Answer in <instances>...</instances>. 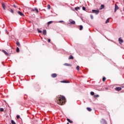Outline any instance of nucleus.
<instances>
[{"label":"nucleus","mask_w":124,"mask_h":124,"mask_svg":"<svg viewBox=\"0 0 124 124\" xmlns=\"http://www.w3.org/2000/svg\"><path fill=\"white\" fill-rule=\"evenodd\" d=\"M57 76H58V75H57V74L54 73V74H52L51 75V77L52 78H56V77H57Z\"/></svg>","instance_id":"0eeeda50"},{"label":"nucleus","mask_w":124,"mask_h":124,"mask_svg":"<svg viewBox=\"0 0 124 124\" xmlns=\"http://www.w3.org/2000/svg\"><path fill=\"white\" fill-rule=\"evenodd\" d=\"M102 81L103 82H105V81H106V78L105 77L103 78Z\"/></svg>","instance_id":"4be33fe9"},{"label":"nucleus","mask_w":124,"mask_h":124,"mask_svg":"<svg viewBox=\"0 0 124 124\" xmlns=\"http://www.w3.org/2000/svg\"><path fill=\"white\" fill-rule=\"evenodd\" d=\"M14 7H15V8H16V5H15V4H14Z\"/></svg>","instance_id":"58836bf2"},{"label":"nucleus","mask_w":124,"mask_h":124,"mask_svg":"<svg viewBox=\"0 0 124 124\" xmlns=\"http://www.w3.org/2000/svg\"><path fill=\"white\" fill-rule=\"evenodd\" d=\"M6 32H7V34H8V31H7V30H6Z\"/></svg>","instance_id":"79ce46f5"},{"label":"nucleus","mask_w":124,"mask_h":124,"mask_svg":"<svg viewBox=\"0 0 124 124\" xmlns=\"http://www.w3.org/2000/svg\"><path fill=\"white\" fill-rule=\"evenodd\" d=\"M77 70H80V66H77L76 67Z\"/></svg>","instance_id":"c85d7f7f"},{"label":"nucleus","mask_w":124,"mask_h":124,"mask_svg":"<svg viewBox=\"0 0 124 124\" xmlns=\"http://www.w3.org/2000/svg\"><path fill=\"white\" fill-rule=\"evenodd\" d=\"M118 40H119V42L120 44H121L124 42V40H122V38H119Z\"/></svg>","instance_id":"6e6552de"},{"label":"nucleus","mask_w":124,"mask_h":124,"mask_svg":"<svg viewBox=\"0 0 124 124\" xmlns=\"http://www.w3.org/2000/svg\"><path fill=\"white\" fill-rule=\"evenodd\" d=\"M11 123L12 124H16V123H15V122H14L13 120L11 121Z\"/></svg>","instance_id":"7c9ffc66"},{"label":"nucleus","mask_w":124,"mask_h":124,"mask_svg":"<svg viewBox=\"0 0 124 124\" xmlns=\"http://www.w3.org/2000/svg\"><path fill=\"white\" fill-rule=\"evenodd\" d=\"M2 7L4 10H5V3L2 2Z\"/></svg>","instance_id":"9d476101"},{"label":"nucleus","mask_w":124,"mask_h":124,"mask_svg":"<svg viewBox=\"0 0 124 124\" xmlns=\"http://www.w3.org/2000/svg\"><path fill=\"white\" fill-rule=\"evenodd\" d=\"M53 23V21H49L47 23V26H49L50 24H52Z\"/></svg>","instance_id":"a211bd4d"},{"label":"nucleus","mask_w":124,"mask_h":124,"mask_svg":"<svg viewBox=\"0 0 124 124\" xmlns=\"http://www.w3.org/2000/svg\"><path fill=\"white\" fill-rule=\"evenodd\" d=\"M51 8V6H50L49 4L47 5V9L50 10Z\"/></svg>","instance_id":"cd10ccee"},{"label":"nucleus","mask_w":124,"mask_h":124,"mask_svg":"<svg viewBox=\"0 0 124 124\" xmlns=\"http://www.w3.org/2000/svg\"><path fill=\"white\" fill-rule=\"evenodd\" d=\"M104 8V5H101L100 9L101 10V9H103Z\"/></svg>","instance_id":"aec40b11"},{"label":"nucleus","mask_w":124,"mask_h":124,"mask_svg":"<svg viewBox=\"0 0 124 124\" xmlns=\"http://www.w3.org/2000/svg\"><path fill=\"white\" fill-rule=\"evenodd\" d=\"M59 23H63V21H59Z\"/></svg>","instance_id":"ea45409f"},{"label":"nucleus","mask_w":124,"mask_h":124,"mask_svg":"<svg viewBox=\"0 0 124 124\" xmlns=\"http://www.w3.org/2000/svg\"><path fill=\"white\" fill-rule=\"evenodd\" d=\"M10 12H11V13H14V12L13 11V10H12V9H10Z\"/></svg>","instance_id":"f704fd0d"},{"label":"nucleus","mask_w":124,"mask_h":124,"mask_svg":"<svg viewBox=\"0 0 124 124\" xmlns=\"http://www.w3.org/2000/svg\"><path fill=\"white\" fill-rule=\"evenodd\" d=\"M101 123L102 124H107V122H106V120L104 119H102L101 121Z\"/></svg>","instance_id":"423d86ee"},{"label":"nucleus","mask_w":124,"mask_h":124,"mask_svg":"<svg viewBox=\"0 0 124 124\" xmlns=\"http://www.w3.org/2000/svg\"><path fill=\"white\" fill-rule=\"evenodd\" d=\"M70 24H72V25H75V22L73 20L70 22Z\"/></svg>","instance_id":"f3484780"},{"label":"nucleus","mask_w":124,"mask_h":124,"mask_svg":"<svg viewBox=\"0 0 124 124\" xmlns=\"http://www.w3.org/2000/svg\"><path fill=\"white\" fill-rule=\"evenodd\" d=\"M115 90L117 92H120V91H122V87H116Z\"/></svg>","instance_id":"39448f33"},{"label":"nucleus","mask_w":124,"mask_h":124,"mask_svg":"<svg viewBox=\"0 0 124 124\" xmlns=\"http://www.w3.org/2000/svg\"><path fill=\"white\" fill-rule=\"evenodd\" d=\"M64 65H65L66 66H72V65H71V64L67 63H65V64H64Z\"/></svg>","instance_id":"f8f14e48"},{"label":"nucleus","mask_w":124,"mask_h":124,"mask_svg":"<svg viewBox=\"0 0 124 124\" xmlns=\"http://www.w3.org/2000/svg\"><path fill=\"white\" fill-rule=\"evenodd\" d=\"M16 118H17V119H20V116L19 115H17Z\"/></svg>","instance_id":"e433bc0d"},{"label":"nucleus","mask_w":124,"mask_h":124,"mask_svg":"<svg viewBox=\"0 0 124 124\" xmlns=\"http://www.w3.org/2000/svg\"><path fill=\"white\" fill-rule=\"evenodd\" d=\"M20 52V49H19V47H16V52L19 53Z\"/></svg>","instance_id":"412c9836"},{"label":"nucleus","mask_w":124,"mask_h":124,"mask_svg":"<svg viewBox=\"0 0 124 124\" xmlns=\"http://www.w3.org/2000/svg\"><path fill=\"white\" fill-rule=\"evenodd\" d=\"M16 45H17V46H18L19 47H20V43H19V42H16Z\"/></svg>","instance_id":"bb28decb"},{"label":"nucleus","mask_w":124,"mask_h":124,"mask_svg":"<svg viewBox=\"0 0 124 124\" xmlns=\"http://www.w3.org/2000/svg\"><path fill=\"white\" fill-rule=\"evenodd\" d=\"M82 10H84V11L86 10V8L85 7H82Z\"/></svg>","instance_id":"c9c22d12"},{"label":"nucleus","mask_w":124,"mask_h":124,"mask_svg":"<svg viewBox=\"0 0 124 124\" xmlns=\"http://www.w3.org/2000/svg\"><path fill=\"white\" fill-rule=\"evenodd\" d=\"M56 102L59 105H63L65 103V97L61 95H58L56 98Z\"/></svg>","instance_id":"f257e3e1"},{"label":"nucleus","mask_w":124,"mask_h":124,"mask_svg":"<svg viewBox=\"0 0 124 124\" xmlns=\"http://www.w3.org/2000/svg\"><path fill=\"white\" fill-rule=\"evenodd\" d=\"M90 17L91 18V19H93V16L92 15L90 16Z\"/></svg>","instance_id":"72a5a7b5"},{"label":"nucleus","mask_w":124,"mask_h":124,"mask_svg":"<svg viewBox=\"0 0 124 124\" xmlns=\"http://www.w3.org/2000/svg\"><path fill=\"white\" fill-rule=\"evenodd\" d=\"M88 111H89V112H91V111H92V108H87Z\"/></svg>","instance_id":"5701e85b"},{"label":"nucleus","mask_w":124,"mask_h":124,"mask_svg":"<svg viewBox=\"0 0 124 124\" xmlns=\"http://www.w3.org/2000/svg\"><path fill=\"white\" fill-rule=\"evenodd\" d=\"M43 34H44V35H46V34H47V31H46V30L43 31Z\"/></svg>","instance_id":"9b49d317"},{"label":"nucleus","mask_w":124,"mask_h":124,"mask_svg":"<svg viewBox=\"0 0 124 124\" xmlns=\"http://www.w3.org/2000/svg\"><path fill=\"white\" fill-rule=\"evenodd\" d=\"M79 30L80 31H82L83 30V26L82 25L79 26Z\"/></svg>","instance_id":"6ab92c4d"},{"label":"nucleus","mask_w":124,"mask_h":124,"mask_svg":"<svg viewBox=\"0 0 124 124\" xmlns=\"http://www.w3.org/2000/svg\"><path fill=\"white\" fill-rule=\"evenodd\" d=\"M91 95H94V93L93 92H91Z\"/></svg>","instance_id":"c756f323"},{"label":"nucleus","mask_w":124,"mask_h":124,"mask_svg":"<svg viewBox=\"0 0 124 124\" xmlns=\"http://www.w3.org/2000/svg\"><path fill=\"white\" fill-rule=\"evenodd\" d=\"M37 31L39 33H41L42 32V31H40V30H39V29H37Z\"/></svg>","instance_id":"393cba45"},{"label":"nucleus","mask_w":124,"mask_h":124,"mask_svg":"<svg viewBox=\"0 0 124 124\" xmlns=\"http://www.w3.org/2000/svg\"><path fill=\"white\" fill-rule=\"evenodd\" d=\"M94 97L95 98H96L97 97H99V95L97 94V95H94Z\"/></svg>","instance_id":"a878e982"},{"label":"nucleus","mask_w":124,"mask_h":124,"mask_svg":"<svg viewBox=\"0 0 124 124\" xmlns=\"http://www.w3.org/2000/svg\"><path fill=\"white\" fill-rule=\"evenodd\" d=\"M35 10H34V9H32V10H31V11H32H32H35Z\"/></svg>","instance_id":"a19ab883"},{"label":"nucleus","mask_w":124,"mask_h":124,"mask_svg":"<svg viewBox=\"0 0 124 124\" xmlns=\"http://www.w3.org/2000/svg\"><path fill=\"white\" fill-rule=\"evenodd\" d=\"M67 121L69 123H70V124H72V123H73V122L72 121L70 120V119H68V118L67 119Z\"/></svg>","instance_id":"4468645a"},{"label":"nucleus","mask_w":124,"mask_h":124,"mask_svg":"<svg viewBox=\"0 0 124 124\" xmlns=\"http://www.w3.org/2000/svg\"><path fill=\"white\" fill-rule=\"evenodd\" d=\"M18 14H19V15H20V16H25V15H24V14H23V13H22L20 11H18L17 12Z\"/></svg>","instance_id":"1a4fd4ad"},{"label":"nucleus","mask_w":124,"mask_h":124,"mask_svg":"<svg viewBox=\"0 0 124 124\" xmlns=\"http://www.w3.org/2000/svg\"><path fill=\"white\" fill-rule=\"evenodd\" d=\"M75 10H76V11H77L78 10H80V7H77L75 8Z\"/></svg>","instance_id":"dca6fc26"},{"label":"nucleus","mask_w":124,"mask_h":124,"mask_svg":"<svg viewBox=\"0 0 124 124\" xmlns=\"http://www.w3.org/2000/svg\"><path fill=\"white\" fill-rule=\"evenodd\" d=\"M0 112H3V111H4V110L2 108H0Z\"/></svg>","instance_id":"473e14b6"},{"label":"nucleus","mask_w":124,"mask_h":124,"mask_svg":"<svg viewBox=\"0 0 124 124\" xmlns=\"http://www.w3.org/2000/svg\"><path fill=\"white\" fill-rule=\"evenodd\" d=\"M119 9V7L118 6V5L117 4H115V9H114V12H116L117 10Z\"/></svg>","instance_id":"20e7f679"},{"label":"nucleus","mask_w":124,"mask_h":124,"mask_svg":"<svg viewBox=\"0 0 124 124\" xmlns=\"http://www.w3.org/2000/svg\"><path fill=\"white\" fill-rule=\"evenodd\" d=\"M2 52H3V53H4L5 55L7 56L8 57H10V55H11V54H13L14 53H15V52L13 51L12 49H10V50L9 51V53H7V52H6V51H5L4 50H2Z\"/></svg>","instance_id":"f03ea898"},{"label":"nucleus","mask_w":124,"mask_h":124,"mask_svg":"<svg viewBox=\"0 0 124 124\" xmlns=\"http://www.w3.org/2000/svg\"><path fill=\"white\" fill-rule=\"evenodd\" d=\"M73 59H74V57H73V56H72V55H70L69 56V60H73Z\"/></svg>","instance_id":"2eb2a0df"},{"label":"nucleus","mask_w":124,"mask_h":124,"mask_svg":"<svg viewBox=\"0 0 124 124\" xmlns=\"http://www.w3.org/2000/svg\"><path fill=\"white\" fill-rule=\"evenodd\" d=\"M35 10L37 13H38V9H37V8H35Z\"/></svg>","instance_id":"2f4dec72"},{"label":"nucleus","mask_w":124,"mask_h":124,"mask_svg":"<svg viewBox=\"0 0 124 124\" xmlns=\"http://www.w3.org/2000/svg\"><path fill=\"white\" fill-rule=\"evenodd\" d=\"M93 13H95V14L97 15L98 13H99V10H92Z\"/></svg>","instance_id":"7ed1b4c3"},{"label":"nucleus","mask_w":124,"mask_h":124,"mask_svg":"<svg viewBox=\"0 0 124 124\" xmlns=\"http://www.w3.org/2000/svg\"><path fill=\"white\" fill-rule=\"evenodd\" d=\"M109 21H110V19L108 18L106 21V24H108V23H109Z\"/></svg>","instance_id":"b1692460"},{"label":"nucleus","mask_w":124,"mask_h":124,"mask_svg":"<svg viewBox=\"0 0 124 124\" xmlns=\"http://www.w3.org/2000/svg\"><path fill=\"white\" fill-rule=\"evenodd\" d=\"M48 42L50 43L51 42V39H48V40H47Z\"/></svg>","instance_id":"4c0bfd02"},{"label":"nucleus","mask_w":124,"mask_h":124,"mask_svg":"<svg viewBox=\"0 0 124 124\" xmlns=\"http://www.w3.org/2000/svg\"><path fill=\"white\" fill-rule=\"evenodd\" d=\"M60 82H61V83H70L69 81H68L67 80H62Z\"/></svg>","instance_id":"ddd939ff"}]
</instances>
